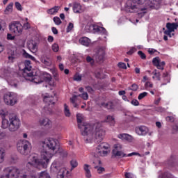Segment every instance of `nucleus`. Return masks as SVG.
<instances>
[{
  "label": "nucleus",
  "instance_id": "1",
  "mask_svg": "<svg viewBox=\"0 0 178 178\" xmlns=\"http://www.w3.org/2000/svg\"><path fill=\"white\" fill-rule=\"evenodd\" d=\"M40 145L42 147V150L40 154V159H38V155L32 154L29 155L28 158V162L26 163V168L28 169H47L52 156L58 152L59 149V145H58V140L52 138H49L42 140Z\"/></svg>",
  "mask_w": 178,
  "mask_h": 178
},
{
  "label": "nucleus",
  "instance_id": "2",
  "mask_svg": "<svg viewBox=\"0 0 178 178\" xmlns=\"http://www.w3.org/2000/svg\"><path fill=\"white\" fill-rule=\"evenodd\" d=\"M82 129V136H83L86 143H96L99 144L102 143L104 138H105L106 132L102 127V124L99 122L95 124L94 125L87 124L80 127Z\"/></svg>",
  "mask_w": 178,
  "mask_h": 178
},
{
  "label": "nucleus",
  "instance_id": "3",
  "mask_svg": "<svg viewBox=\"0 0 178 178\" xmlns=\"http://www.w3.org/2000/svg\"><path fill=\"white\" fill-rule=\"evenodd\" d=\"M0 178H35L34 171L26 169H19L17 167H6L3 170Z\"/></svg>",
  "mask_w": 178,
  "mask_h": 178
},
{
  "label": "nucleus",
  "instance_id": "4",
  "mask_svg": "<svg viewBox=\"0 0 178 178\" xmlns=\"http://www.w3.org/2000/svg\"><path fill=\"white\" fill-rule=\"evenodd\" d=\"M147 1L149 0H128L126 3L125 10L130 13H138V17H143L147 13Z\"/></svg>",
  "mask_w": 178,
  "mask_h": 178
},
{
  "label": "nucleus",
  "instance_id": "5",
  "mask_svg": "<svg viewBox=\"0 0 178 178\" xmlns=\"http://www.w3.org/2000/svg\"><path fill=\"white\" fill-rule=\"evenodd\" d=\"M17 151L21 155L26 156L31 151V143L27 140H20L17 143Z\"/></svg>",
  "mask_w": 178,
  "mask_h": 178
},
{
  "label": "nucleus",
  "instance_id": "6",
  "mask_svg": "<svg viewBox=\"0 0 178 178\" xmlns=\"http://www.w3.org/2000/svg\"><path fill=\"white\" fill-rule=\"evenodd\" d=\"M3 101L6 105L13 106L17 104L19 101V96L17 94L13 92H8L3 95Z\"/></svg>",
  "mask_w": 178,
  "mask_h": 178
},
{
  "label": "nucleus",
  "instance_id": "7",
  "mask_svg": "<svg viewBox=\"0 0 178 178\" xmlns=\"http://www.w3.org/2000/svg\"><path fill=\"white\" fill-rule=\"evenodd\" d=\"M20 119L17 115H13L9 117V131H16L20 127Z\"/></svg>",
  "mask_w": 178,
  "mask_h": 178
},
{
  "label": "nucleus",
  "instance_id": "8",
  "mask_svg": "<svg viewBox=\"0 0 178 178\" xmlns=\"http://www.w3.org/2000/svg\"><path fill=\"white\" fill-rule=\"evenodd\" d=\"M109 149V145L106 143H102L99 144L95 150V156H106L108 155V151L106 149Z\"/></svg>",
  "mask_w": 178,
  "mask_h": 178
},
{
  "label": "nucleus",
  "instance_id": "9",
  "mask_svg": "<svg viewBox=\"0 0 178 178\" xmlns=\"http://www.w3.org/2000/svg\"><path fill=\"white\" fill-rule=\"evenodd\" d=\"M85 29L87 33H92L93 34H106V29L97 25H87Z\"/></svg>",
  "mask_w": 178,
  "mask_h": 178
},
{
  "label": "nucleus",
  "instance_id": "10",
  "mask_svg": "<svg viewBox=\"0 0 178 178\" xmlns=\"http://www.w3.org/2000/svg\"><path fill=\"white\" fill-rule=\"evenodd\" d=\"M123 145L120 143H117L113 145L112 150L113 158H124L126 157V154L122 152Z\"/></svg>",
  "mask_w": 178,
  "mask_h": 178
},
{
  "label": "nucleus",
  "instance_id": "11",
  "mask_svg": "<svg viewBox=\"0 0 178 178\" xmlns=\"http://www.w3.org/2000/svg\"><path fill=\"white\" fill-rule=\"evenodd\" d=\"M10 31L15 34V35H22L23 33V25L18 21L13 22L9 26Z\"/></svg>",
  "mask_w": 178,
  "mask_h": 178
},
{
  "label": "nucleus",
  "instance_id": "12",
  "mask_svg": "<svg viewBox=\"0 0 178 178\" xmlns=\"http://www.w3.org/2000/svg\"><path fill=\"white\" fill-rule=\"evenodd\" d=\"M25 80H29V81H32L33 83H35L36 84H40L44 81V79H42L41 76L38 75H34L33 72H29V74H24Z\"/></svg>",
  "mask_w": 178,
  "mask_h": 178
},
{
  "label": "nucleus",
  "instance_id": "13",
  "mask_svg": "<svg viewBox=\"0 0 178 178\" xmlns=\"http://www.w3.org/2000/svg\"><path fill=\"white\" fill-rule=\"evenodd\" d=\"M166 28L168 30L164 31V34L165 35H168V37H170V38H172V35H175V33H173V31H175V30H177L178 28V23L177 22H173V23H170V22H168L166 24Z\"/></svg>",
  "mask_w": 178,
  "mask_h": 178
},
{
  "label": "nucleus",
  "instance_id": "14",
  "mask_svg": "<svg viewBox=\"0 0 178 178\" xmlns=\"http://www.w3.org/2000/svg\"><path fill=\"white\" fill-rule=\"evenodd\" d=\"M63 168L62 163L59 160H55L51 165L50 172L51 173H56V172H58Z\"/></svg>",
  "mask_w": 178,
  "mask_h": 178
},
{
  "label": "nucleus",
  "instance_id": "15",
  "mask_svg": "<svg viewBox=\"0 0 178 178\" xmlns=\"http://www.w3.org/2000/svg\"><path fill=\"white\" fill-rule=\"evenodd\" d=\"M152 63L154 66H156V67L159 70H163V69H165V61H161V58H159V57L154 58Z\"/></svg>",
  "mask_w": 178,
  "mask_h": 178
},
{
  "label": "nucleus",
  "instance_id": "16",
  "mask_svg": "<svg viewBox=\"0 0 178 178\" xmlns=\"http://www.w3.org/2000/svg\"><path fill=\"white\" fill-rule=\"evenodd\" d=\"M105 47H99L95 56L97 62H102L105 59Z\"/></svg>",
  "mask_w": 178,
  "mask_h": 178
},
{
  "label": "nucleus",
  "instance_id": "17",
  "mask_svg": "<svg viewBox=\"0 0 178 178\" xmlns=\"http://www.w3.org/2000/svg\"><path fill=\"white\" fill-rule=\"evenodd\" d=\"M43 101L47 105H49V106L51 105H55V101H56V98L55 96L47 95L44 96Z\"/></svg>",
  "mask_w": 178,
  "mask_h": 178
},
{
  "label": "nucleus",
  "instance_id": "18",
  "mask_svg": "<svg viewBox=\"0 0 178 178\" xmlns=\"http://www.w3.org/2000/svg\"><path fill=\"white\" fill-rule=\"evenodd\" d=\"M162 0H149L146 1V8H159Z\"/></svg>",
  "mask_w": 178,
  "mask_h": 178
},
{
  "label": "nucleus",
  "instance_id": "19",
  "mask_svg": "<svg viewBox=\"0 0 178 178\" xmlns=\"http://www.w3.org/2000/svg\"><path fill=\"white\" fill-rule=\"evenodd\" d=\"M136 133L138 136H145L148 134V128L145 126H140L136 128Z\"/></svg>",
  "mask_w": 178,
  "mask_h": 178
},
{
  "label": "nucleus",
  "instance_id": "20",
  "mask_svg": "<svg viewBox=\"0 0 178 178\" xmlns=\"http://www.w3.org/2000/svg\"><path fill=\"white\" fill-rule=\"evenodd\" d=\"M31 65V63L30 62V60H25V63H24L25 67L22 70L23 77H24L25 73H26V74H29V73L32 72H31V65Z\"/></svg>",
  "mask_w": 178,
  "mask_h": 178
},
{
  "label": "nucleus",
  "instance_id": "21",
  "mask_svg": "<svg viewBox=\"0 0 178 178\" xmlns=\"http://www.w3.org/2000/svg\"><path fill=\"white\" fill-rule=\"evenodd\" d=\"M118 138L120 140H122V141H128L129 143H131L133 141V136L127 134H121L118 135Z\"/></svg>",
  "mask_w": 178,
  "mask_h": 178
},
{
  "label": "nucleus",
  "instance_id": "22",
  "mask_svg": "<svg viewBox=\"0 0 178 178\" xmlns=\"http://www.w3.org/2000/svg\"><path fill=\"white\" fill-rule=\"evenodd\" d=\"M104 123H108L110 126H115L116 122L115 121V117L111 115H106L104 120Z\"/></svg>",
  "mask_w": 178,
  "mask_h": 178
},
{
  "label": "nucleus",
  "instance_id": "23",
  "mask_svg": "<svg viewBox=\"0 0 178 178\" xmlns=\"http://www.w3.org/2000/svg\"><path fill=\"white\" fill-rule=\"evenodd\" d=\"M28 48L30 51L35 52L38 49V47L37 46V42L34 40H29L28 41Z\"/></svg>",
  "mask_w": 178,
  "mask_h": 178
},
{
  "label": "nucleus",
  "instance_id": "24",
  "mask_svg": "<svg viewBox=\"0 0 178 178\" xmlns=\"http://www.w3.org/2000/svg\"><path fill=\"white\" fill-rule=\"evenodd\" d=\"M82 119H83V118L81 117V114H80V113L76 114V120H77V123H78V127H79V129H80L81 134H83V131H84V129H82L81 127L82 126H87V124H81ZM79 126L81 127H79Z\"/></svg>",
  "mask_w": 178,
  "mask_h": 178
},
{
  "label": "nucleus",
  "instance_id": "25",
  "mask_svg": "<svg viewBox=\"0 0 178 178\" xmlns=\"http://www.w3.org/2000/svg\"><path fill=\"white\" fill-rule=\"evenodd\" d=\"M168 83H170V75L166 72L163 74V83L161 86H166Z\"/></svg>",
  "mask_w": 178,
  "mask_h": 178
},
{
  "label": "nucleus",
  "instance_id": "26",
  "mask_svg": "<svg viewBox=\"0 0 178 178\" xmlns=\"http://www.w3.org/2000/svg\"><path fill=\"white\" fill-rule=\"evenodd\" d=\"M73 11L74 13H83V10L81 9V5L79 3H74Z\"/></svg>",
  "mask_w": 178,
  "mask_h": 178
},
{
  "label": "nucleus",
  "instance_id": "27",
  "mask_svg": "<svg viewBox=\"0 0 178 178\" xmlns=\"http://www.w3.org/2000/svg\"><path fill=\"white\" fill-rule=\"evenodd\" d=\"M79 42L81 45H84L85 47H88L91 43V40L88 39L87 37H83L79 39Z\"/></svg>",
  "mask_w": 178,
  "mask_h": 178
},
{
  "label": "nucleus",
  "instance_id": "28",
  "mask_svg": "<svg viewBox=\"0 0 178 178\" xmlns=\"http://www.w3.org/2000/svg\"><path fill=\"white\" fill-rule=\"evenodd\" d=\"M69 171L66 170V168H63L58 170V172H56L57 173V177L58 178H64L66 173H67Z\"/></svg>",
  "mask_w": 178,
  "mask_h": 178
},
{
  "label": "nucleus",
  "instance_id": "29",
  "mask_svg": "<svg viewBox=\"0 0 178 178\" xmlns=\"http://www.w3.org/2000/svg\"><path fill=\"white\" fill-rule=\"evenodd\" d=\"M91 166L88 164H84L83 165V170L85 171L86 177L90 178L91 177Z\"/></svg>",
  "mask_w": 178,
  "mask_h": 178
},
{
  "label": "nucleus",
  "instance_id": "30",
  "mask_svg": "<svg viewBox=\"0 0 178 178\" xmlns=\"http://www.w3.org/2000/svg\"><path fill=\"white\" fill-rule=\"evenodd\" d=\"M39 123L41 126H51V120H49L47 118H40Z\"/></svg>",
  "mask_w": 178,
  "mask_h": 178
},
{
  "label": "nucleus",
  "instance_id": "31",
  "mask_svg": "<svg viewBox=\"0 0 178 178\" xmlns=\"http://www.w3.org/2000/svg\"><path fill=\"white\" fill-rule=\"evenodd\" d=\"M6 158V152L5 149L0 148V165L1 163H3L5 162V159Z\"/></svg>",
  "mask_w": 178,
  "mask_h": 178
},
{
  "label": "nucleus",
  "instance_id": "32",
  "mask_svg": "<svg viewBox=\"0 0 178 178\" xmlns=\"http://www.w3.org/2000/svg\"><path fill=\"white\" fill-rule=\"evenodd\" d=\"M59 9H60V7L56 6L47 10V13L48 15H56V13H58V12L59 11Z\"/></svg>",
  "mask_w": 178,
  "mask_h": 178
},
{
  "label": "nucleus",
  "instance_id": "33",
  "mask_svg": "<svg viewBox=\"0 0 178 178\" xmlns=\"http://www.w3.org/2000/svg\"><path fill=\"white\" fill-rule=\"evenodd\" d=\"M13 12V3H10L4 10L5 15H9Z\"/></svg>",
  "mask_w": 178,
  "mask_h": 178
},
{
  "label": "nucleus",
  "instance_id": "34",
  "mask_svg": "<svg viewBox=\"0 0 178 178\" xmlns=\"http://www.w3.org/2000/svg\"><path fill=\"white\" fill-rule=\"evenodd\" d=\"M22 56L24 58H25L26 59H31V60H35V57L30 55L29 53H27V51H26V50L23 49V53H22Z\"/></svg>",
  "mask_w": 178,
  "mask_h": 178
},
{
  "label": "nucleus",
  "instance_id": "35",
  "mask_svg": "<svg viewBox=\"0 0 178 178\" xmlns=\"http://www.w3.org/2000/svg\"><path fill=\"white\" fill-rule=\"evenodd\" d=\"M1 127L3 129H8L9 130V120H8L6 118H2V122H1Z\"/></svg>",
  "mask_w": 178,
  "mask_h": 178
},
{
  "label": "nucleus",
  "instance_id": "36",
  "mask_svg": "<svg viewBox=\"0 0 178 178\" xmlns=\"http://www.w3.org/2000/svg\"><path fill=\"white\" fill-rule=\"evenodd\" d=\"M39 178H51L47 171H42L39 174Z\"/></svg>",
  "mask_w": 178,
  "mask_h": 178
},
{
  "label": "nucleus",
  "instance_id": "37",
  "mask_svg": "<svg viewBox=\"0 0 178 178\" xmlns=\"http://www.w3.org/2000/svg\"><path fill=\"white\" fill-rule=\"evenodd\" d=\"M152 74H154L152 79H156V80L161 81V73L158 72V70H154L152 72Z\"/></svg>",
  "mask_w": 178,
  "mask_h": 178
},
{
  "label": "nucleus",
  "instance_id": "38",
  "mask_svg": "<svg viewBox=\"0 0 178 178\" xmlns=\"http://www.w3.org/2000/svg\"><path fill=\"white\" fill-rule=\"evenodd\" d=\"M64 113L67 118H70V110L69 109V106L66 104H64Z\"/></svg>",
  "mask_w": 178,
  "mask_h": 178
},
{
  "label": "nucleus",
  "instance_id": "39",
  "mask_svg": "<svg viewBox=\"0 0 178 178\" xmlns=\"http://www.w3.org/2000/svg\"><path fill=\"white\" fill-rule=\"evenodd\" d=\"M77 101V95H74L70 98V102L72 104L74 108H77L78 105L76 103Z\"/></svg>",
  "mask_w": 178,
  "mask_h": 178
},
{
  "label": "nucleus",
  "instance_id": "40",
  "mask_svg": "<svg viewBox=\"0 0 178 178\" xmlns=\"http://www.w3.org/2000/svg\"><path fill=\"white\" fill-rule=\"evenodd\" d=\"M102 106L107 108V109H113V104H112V102L102 103Z\"/></svg>",
  "mask_w": 178,
  "mask_h": 178
},
{
  "label": "nucleus",
  "instance_id": "41",
  "mask_svg": "<svg viewBox=\"0 0 178 178\" xmlns=\"http://www.w3.org/2000/svg\"><path fill=\"white\" fill-rule=\"evenodd\" d=\"M81 79H83V75H81L79 73H76L73 76L74 81H81Z\"/></svg>",
  "mask_w": 178,
  "mask_h": 178
},
{
  "label": "nucleus",
  "instance_id": "42",
  "mask_svg": "<svg viewBox=\"0 0 178 178\" xmlns=\"http://www.w3.org/2000/svg\"><path fill=\"white\" fill-rule=\"evenodd\" d=\"M70 165L72 166L71 168V170H73V169H74V168H77V166H79V163L77 162V160L76 159H72L70 161Z\"/></svg>",
  "mask_w": 178,
  "mask_h": 178
},
{
  "label": "nucleus",
  "instance_id": "43",
  "mask_svg": "<svg viewBox=\"0 0 178 178\" xmlns=\"http://www.w3.org/2000/svg\"><path fill=\"white\" fill-rule=\"evenodd\" d=\"M60 156H62L63 158H66V156H67V151L63 149H58Z\"/></svg>",
  "mask_w": 178,
  "mask_h": 178
},
{
  "label": "nucleus",
  "instance_id": "44",
  "mask_svg": "<svg viewBox=\"0 0 178 178\" xmlns=\"http://www.w3.org/2000/svg\"><path fill=\"white\" fill-rule=\"evenodd\" d=\"M101 165V160L99 159H95L93 161V165L95 169L98 168V167Z\"/></svg>",
  "mask_w": 178,
  "mask_h": 178
},
{
  "label": "nucleus",
  "instance_id": "45",
  "mask_svg": "<svg viewBox=\"0 0 178 178\" xmlns=\"http://www.w3.org/2000/svg\"><path fill=\"white\" fill-rule=\"evenodd\" d=\"M138 90V85L134 83L131 85V88L129 87L128 90L129 91H137Z\"/></svg>",
  "mask_w": 178,
  "mask_h": 178
},
{
  "label": "nucleus",
  "instance_id": "46",
  "mask_svg": "<svg viewBox=\"0 0 178 178\" xmlns=\"http://www.w3.org/2000/svg\"><path fill=\"white\" fill-rule=\"evenodd\" d=\"M79 97H81V98L87 101V99H88V93H87V92H83L82 94L79 95Z\"/></svg>",
  "mask_w": 178,
  "mask_h": 178
},
{
  "label": "nucleus",
  "instance_id": "47",
  "mask_svg": "<svg viewBox=\"0 0 178 178\" xmlns=\"http://www.w3.org/2000/svg\"><path fill=\"white\" fill-rule=\"evenodd\" d=\"M53 20L57 26L62 24V21H60V18H59V17H54Z\"/></svg>",
  "mask_w": 178,
  "mask_h": 178
},
{
  "label": "nucleus",
  "instance_id": "48",
  "mask_svg": "<svg viewBox=\"0 0 178 178\" xmlns=\"http://www.w3.org/2000/svg\"><path fill=\"white\" fill-rule=\"evenodd\" d=\"M147 95H148V92H143L139 94V95L138 96V99H139V101H140V100L145 98V97H147Z\"/></svg>",
  "mask_w": 178,
  "mask_h": 178
},
{
  "label": "nucleus",
  "instance_id": "49",
  "mask_svg": "<svg viewBox=\"0 0 178 178\" xmlns=\"http://www.w3.org/2000/svg\"><path fill=\"white\" fill-rule=\"evenodd\" d=\"M17 161H19V157H17V155H12L10 157V162H12V163H16V162H17Z\"/></svg>",
  "mask_w": 178,
  "mask_h": 178
},
{
  "label": "nucleus",
  "instance_id": "50",
  "mask_svg": "<svg viewBox=\"0 0 178 178\" xmlns=\"http://www.w3.org/2000/svg\"><path fill=\"white\" fill-rule=\"evenodd\" d=\"M51 49L54 52H58V51H59V45L56 43H54L52 44Z\"/></svg>",
  "mask_w": 178,
  "mask_h": 178
},
{
  "label": "nucleus",
  "instance_id": "51",
  "mask_svg": "<svg viewBox=\"0 0 178 178\" xmlns=\"http://www.w3.org/2000/svg\"><path fill=\"white\" fill-rule=\"evenodd\" d=\"M162 178H174V177L170 172H166L162 175Z\"/></svg>",
  "mask_w": 178,
  "mask_h": 178
},
{
  "label": "nucleus",
  "instance_id": "52",
  "mask_svg": "<svg viewBox=\"0 0 178 178\" xmlns=\"http://www.w3.org/2000/svg\"><path fill=\"white\" fill-rule=\"evenodd\" d=\"M86 61L88 62V63H90V65H94V63H95L94 59L92 58H91V56H88L86 57Z\"/></svg>",
  "mask_w": 178,
  "mask_h": 178
},
{
  "label": "nucleus",
  "instance_id": "53",
  "mask_svg": "<svg viewBox=\"0 0 178 178\" xmlns=\"http://www.w3.org/2000/svg\"><path fill=\"white\" fill-rule=\"evenodd\" d=\"M74 27V25L73 24V23L72 22L69 23L67 27V33H70V31H72Z\"/></svg>",
  "mask_w": 178,
  "mask_h": 178
},
{
  "label": "nucleus",
  "instance_id": "54",
  "mask_svg": "<svg viewBox=\"0 0 178 178\" xmlns=\"http://www.w3.org/2000/svg\"><path fill=\"white\" fill-rule=\"evenodd\" d=\"M125 178H136V175L131 172H125Z\"/></svg>",
  "mask_w": 178,
  "mask_h": 178
},
{
  "label": "nucleus",
  "instance_id": "55",
  "mask_svg": "<svg viewBox=\"0 0 178 178\" xmlns=\"http://www.w3.org/2000/svg\"><path fill=\"white\" fill-rule=\"evenodd\" d=\"M15 8L17 9V10H19L22 12L23 10V8H22V4L19 2H15Z\"/></svg>",
  "mask_w": 178,
  "mask_h": 178
},
{
  "label": "nucleus",
  "instance_id": "56",
  "mask_svg": "<svg viewBox=\"0 0 178 178\" xmlns=\"http://www.w3.org/2000/svg\"><path fill=\"white\" fill-rule=\"evenodd\" d=\"M95 74L97 79H102V76H101L102 72H101V70H96Z\"/></svg>",
  "mask_w": 178,
  "mask_h": 178
},
{
  "label": "nucleus",
  "instance_id": "57",
  "mask_svg": "<svg viewBox=\"0 0 178 178\" xmlns=\"http://www.w3.org/2000/svg\"><path fill=\"white\" fill-rule=\"evenodd\" d=\"M138 54L140 56L141 59H147V56L143 51H138Z\"/></svg>",
  "mask_w": 178,
  "mask_h": 178
},
{
  "label": "nucleus",
  "instance_id": "58",
  "mask_svg": "<svg viewBox=\"0 0 178 178\" xmlns=\"http://www.w3.org/2000/svg\"><path fill=\"white\" fill-rule=\"evenodd\" d=\"M118 67H120V69H127V66L124 63H119Z\"/></svg>",
  "mask_w": 178,
  "mask_h": 178
},
{
  "label": "nucleus",
  "instance_id": "59",
  "mask_svg": "<svg viewBox=\"0 0 178 178\" xmlns=\"http://www.w3.org/2000/svg\"><path fill=\"white\" fill-rule=\"evenodd\" d=\"M43 110L44 111L45 113H52V110L51 109V108H49L47 106H45L44 107Z\"/></svg>",
  "mask_w": 178,
  "mask_h": 178
},
{
  "label": "nucleus",
  "instance_id": "60",
  "mask_svg": "<svg viewBox=\"0 0 178 178\" xmlns=\"http://www.w3.org/2000/svg\"><path fill=\"white\" fill-rule=\"evenodd\" d=\"M23 28H24L25 30H29V29L31 28V26L30 25V23L26 22L24 25L22 26Z\"/></svg>",
  "mask_w": 178,
  "mask_h": 178
},
{
  "label": "nucleus",
  "instance_id": "61",
  "mask_svg": "<svg viewBox=\"0 0 178 178\" xmlns=\"http://www.w3.org/2000/svg\"><path fill=\"white\" fill-rule=\"evenodd\" d=\"M154 85H152V83L147 81L145 83V88H152Z\"/></svg>",
  "mask_w": 178,
  "mask_h": 178
},
{
  "label": "nucleus",
  "instance_id": "62",
  "mask_svg": "<svg viewBox=\"0 0 178 178\" xmlns=\"http://www.w3.org/2000/svg\"><path fill=\"white\" fill-rule=\"evenodd\" d=\"M136 51H137V49H136L135 47H132L130 49V50L127 52L128 55H133V54H134V52H136Z\"/></svg>",
  "mask_w": 178,
  "mask_h": 178
},
{
  "label": "nucleus",
  "instance_id": "63",
  "mask_svg": "<svg viewBox=\"0 0 178 178\" xmlns=\"http://www.w3.org/2000/svg\"><path fill=\"white\" fill-rule=\"evenodd\" d=\"M85 88L90 94H92V92H94V89H92L91 86H86Z\"/></svg>",
  "mask_w": 178,
  "mask_h": 178
},
{
  "label": "nucleus",
  "instance_id": "64",
  "mask_svg": "<svg viewBox=\"0 0 178 178\" xmlns=\"http://www.w3.org/2000/svg\"><path fill=\"white\" fill-rule=\"evenodd\" d=\"M134 155L138 156H141V154H140V153H138V152L129 153L128 154H126V156H133Z\"/></svg>",
  "mask_w": 178,
  "mask_h": 178
}]
</instances>
